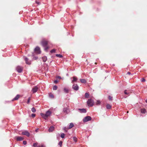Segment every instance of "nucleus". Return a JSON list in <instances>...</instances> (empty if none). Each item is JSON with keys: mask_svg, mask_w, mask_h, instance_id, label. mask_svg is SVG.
Instances as JSON below:
<instances>
[{"mask_svg": "<svg viewBox=\"0 0 147 147\" xmlns=\"http://www.w3.org/2000/svg\"><path fill=\"white\" fill-rule=\"evenodd\" d=\"M55 127L53 126H51L49 129V131L50 132H52L54 129Z\"/></svg>", "mask_w": 147, "mask_h": 147, "instance_id": "nucleus-18", "label": "nucleus"}, {"mask_svg": "<svg viewBox=\"0 0 147 147\" xmlns=\"http://www.w3.org/2000/svg\"><path fill=\"white\" fill-rule=\"evenodd\" d=\"M24 59L26 63L28 65H30L31 64L30 61L29 60L28 58L26 57H24Z\"/></svg>", "mask_w": 147, "mask_h": 147, "instance_id": "nucleus-8", "label": "nucleus"}, {"mask_svg": "<svg viewBox=\"0 0 147 147\" xmlns=\"http://www.w3.org/2000/svg\"><path fill=\"white\" fill-rule=\"evenodd\" d=\"M56 78L57 79H61V77L60 76H57L56 77Z\"/></svg>", "mask_w": 147, "mask_h": 147, "instance_id": "nucleus-40", "label": "nucleus"}, {"mask_svg": "<svg viewBox=\"0 0 147 147\" xmlns=\"http://www.w3.org/2000/svg\"><path fill=\"white\" fill-rule=\"evenodd\" d=\"M36 3L37 4H38V5H40V3L39 2H38V1H36Z\"/></svg>", "mask_w": 147, "mask_h": 147, "instance_id": "nucleus-45", "label": "nucleus"}, {"mask_svg": "<svg viewBox=\"0 0 147 147\" xmlns=\"http://www.w3.org/2000/svg\"><path fill=\"white\" fill-rule=\"evenodd\" d=\"M106 107L107 109H110L111 108V106L109 104H107Z\"/></svg>", "mask_w": 147, "mask_h": 147, "instance_id": "nucleus-24", "label": "nucleus"}, {"mask_svg": "<svg viewBox=\"0 0 147 147\" xmlns=\"http://www.w3.org/2000/svg\"><path fill=\"white\" fill-rule=\"evenodd\" d=\"M44 48H44L45 50V51H47L48 49L49 48L48 47H47V46H46V47H44Z\"/></svg>", "mask_w": 147, "mask_h": 147, "instance_id": "nucleus-32", "label": "nucleus"}, {"mask_svg": "<svg viewBox=\"0 0 147 147\" xmlns=\"http://www.w3.org/2000/svg\"><path fill=\"white\" fill-rule=\"evenodd\" d=\"M22 134L23 135H26L28 137L30 136V133L26 131H25L22 132Z\"/></svg>", "mask_w": 147, "mask_h": 147, "instance_id": "nucleus-7", "label": "nucleus"}, {"mask_svg": "<svg viewBox=\"0 0 147 147\" xmlns=\"http://www.w3.org/2000/svg\"><path fill=\"white\" fill-rule=\"evenodd\" d=\"M16 69L17 71L19 73L22 72L23 71V68L20 66H18L16 67Z\"/></svg>", "mask_w": 147, "mask_h": 147, "instance_id": "nucleus-3", "label": "nucleus"}, {"mask_svg": "<svg viewBox=\"0 0 147 147\" xmlns=\"http://www.w3.org/2000/svg\"><path fill=\"white\" fill-rule=\"evenodd\" d=\"M37 143H35L33 144V146L34 147H40V145H38Z\"/></svg>", "mask_w": 147, "mask_h": 147, "instance_id": "nucleus-22", "label": "nucleus"}, {"mask_svg": "<svg viewBox=\"0 0 147 147\" xmlns=\"http://www.w3.org/2000/svg\"><path fill=\"white\" fill-rule=\"evenodd\" d=\"M74 126V125L73 123H70L68 127V129H70L72 128Z\"/></svg>", "mask_w": 147, "mask_h": 147, "instance_id": "nucleus-17", "label": "nucleus"}, {"mask_svg": "<svg viewBox=\"0 0 147 147\" xmlns=\"http://www.w3.org/2000/svg\"><path fill=\"white\" fill-rule=\"evenodd\" d=\"M42 59L44 62H45L47 60V57L46 56H44L42 57Z\"/></svg>", "mask_w": 147, "mask_h": 147, "instance_id": "nucleus-20", "label": "nucleus"}, {"mask_svg": "<svg viewBox=\"0 0 147 147\" xmlns=\"http://www.w3.org/2000/svg\"><path fill=\"white\" fill-rule=\"evenodd\" d=\"M34 51L38 54H40L41 51L40 50V48L39 47H37L34 49Z\"/></svg>", "mask_w": 147, "mask_h": 147, "instance_id": "nucleus-6", "label": "nucleus"}, {"mask_svg": "<svg viewBox=\"0 0 147 147\" xmlns=\"http://www.w3.org/2000/svg\"><path fill=\"white\" fill-rule=\"evenodd\" d=\"M49 96L50 97L52 98H54V95L53 94H50L49 95Z\"/></svg>", "mask_w": 147, "mask_h": 147, "instance_id": "nucleus-35", "label": "nucleus"}, {"mask_svg": "<svg viewBox=\"0 0 147 147\" xmlns=\"http://www.w3.org/2000/svg\"><path fill=\"white\" fill-rule=\"evenodd\" d=\"M80 81L82 83H85L86 82V80L84 79H80Z\"/></svg>", "mask_w": 147, "mask_h": 147, "instance_id": "nucleus-26", "label": "nucleus"}, {"mask_svg": "<svg viewBox=\"0 0 147 147\" xmlns=\"http://www.w3.org/2000/svg\"><path fill=\"white\" fill-rule=\"evenodd\" d=\"M30 98H29L28 99V101H27V103L28 104L30 102Z\"/></svg>", "mask_w": 147, "mask_h": 147, "instance_id": "nucleus-42", "label": "nucleus"}, {"mask_svg": "<svg viewBox=\"0 0 147 147\" xmlns=\"http://www.w3.org/2000/svg\"><path fill=\"white\" fill-rule=\"evenodd\" d=\"M127 74H129V75H130L131 74V73H130V72H128L127 73Z\"/></svg>", "mask_w": 147, "mask_h": 147, "instance_id": "nucleus-47", "label": "nucleus"}, {"mask_svg": "<svg viewBox=\"0 0 147 147\" xmlns=\"http://www.w3.org/2000/svg\"><path fill=\"white\" fill-rule=\"evenodd\" d=\"M77 80H78L77 78L75 76H74L73 77V80H72V81H71V83H73L74 82H76Z\"/></svg>", "mask_w": 147, "mask_h": 147, "instance_id": "nucleus-15", "label": "nucleus"}, {"mask_svg": "<svg viewBox=\"0 0 147 147\" xmlns=\"http://www.w3.org/2000/svg\"><path fill=\"white\" fill-rule=\"evenodd\" d=\"M56 56L57 57H59L60 58H61L62 57V55H61L60 54H56Z\"/></svg>", "mask_w": 147, "mask_h": 147, "instance_id": "nucleus-30", "label": "nucleus"}, {"mask_svg": "<svg viewBox=\"0 0 147 147\" xmlns=\"http://www.w3.org/2000/svg\"><path fill=\"white\" fill-rule=\"evenodd\" d=\"M131 92L130 90H125L124 91V93L125 94L127 95L128 96L130 95Z\"/></svg>", "mask_w": 147, "mask_h": 147, "instance_id": "nucleus-14", "label": "nucleus"}, {"mask_svg": "<svg viewBox=\"0 0 147 147\" xmlns=\"http://www.w3.org/2000/svg\"><path fill=\"white\" fill-rule=\"evenodd\" d=\"M127 97H125V98H126Z\"/></svg>", "mask_w": 147, "mask_h": 147, "instance_id": "nucleus-53", "label": "nucleus"}, {"mask_svg": "<svg viewBox=\"0 0 147 147\" xmlns=\"http://www.w3.org/2000/svg\"><path fill=\"white\" fill-rule=\"evenodd\" d=\"M73 140L75 142H76L77 141V138L76 137H73Z\"/></svg>", "mask_w": 147, "mask_h": 147, "instance_id": "nucleus-37", "label": "nucleus"}, {"mask_svg": "<svg viewBox=\"0 0 147 147\" xmlns=\"http://www.w3.org/2000/svg\"><path fill=\"white\" fill-rule=\"evenodd\" d=\"M41 116L43 117L44 119H47V117L46 116L45 114H44L43 113H40Z\"/></svg>", "mask_w": 147, "mask_h": 147, "instance_id": "nucleus-19", "label": "nucleus"}, {"mask_svg": "<svg viewBox=\"0 0 147 147\" xmlns=\"http://www.w3.org/2000/svg\"><path fill=\"white\" fill-rule=\"evenodd\" d=\"M15 138L18 141H21L24 140V138L20 136H16Z\"/></svg>", "mask_w": 147, "mask_h": 147, "instance_id": "nucleus-10", "label": "nucleus"}, {"mask_svg": "<svg viewBox=\"0 0 147 147\" xmlns=\"http://www.w3.org/2000/svg\"><path fill=\"white\" fill-rule=\"evenodd\" d=\"M57 137L58 136H60V134H58L57 135Z\"/></svg>", "mask_w": 147, "mask_h": 147, "instance_id": "nucleus-48", "label": "nucleus"}, {"mask_svg": "<svg viewBox=\"0 0 147 147\" xmlns=\"http://www.w3.org/2000/svg\"><path fill=\"white\" fill-rule=\"evenodd\" d=\"M91 117L90 116H87L84 117L83 119L84 122H88L91 120Z\"/></svg>", "mask_w": 147, "mask_h": 147, "instance_id": "nucleus-2", "label": "nucleus"}, {"mask_svg": "<svg viewBox=\"0 0 147 147\" xmlns=\"http://www.w3.org/2000/svg\"><path fill=\"white\" fill-rule=\"evenodd\" d=\"M72 88L75 90L77 91L79 89V88L78 85L77 84H74L72 86Z\"/></svg>", "mask_w": 147, "mask_h": 147, "instance_id": "nucleus-4", "label": "nucleus"}, {"mask_svg": "<svg viewBox=\"0 0 147 147\" xmlns=\"http://www.w3.org/2000/svg\"><path fill=\"white\" fill-rule=\"evenodd\" d=\"M23 143L24 145H26L27 144V142L25 141H24L23 142Z\"/></svg>", "mask_w": 147, "mask_h": 147, "instance_id": "nucleus-38", "label": "nucleus"}, {"mask_svg": "<svg viewBox=\"0 0 147 147\" xmlns=\"http://www.w3.org/2000/svg\"><path fill=\"white\" fill-rule=\"evenodd\" d=\"M101 102L100 100H97L96 102V105H100Z\"/></svg>", "mask_w": 147, "mask_h": 147, "instance_id": "nucleus-25", "label": "nucleus"}, {"mask_svg": "<svg viewBox=\"0 0 147 147\" xmlns=\"http://www.w3.org/2000/svg\"><path fill=\"white\" fill-rule=\"evenodd\" d=\"M55 51H56V50L55 49H53L50 52L51 53H53L55 52Z\"/></svg>", "mask_w": 147, "mask_h": 147, "instance_id": "nucleus-33", "label": "nucleus"}, {"mask_svg": "<svg viewBox=\"0 0 147 147\" xmlns=\"http://www.w3.org/2000/svg\"><path fill=\"white\" fill-rule=\"evenodd\" d=\"M65 136V134L64 133H62L61 134V137L62 138H64Z\"/></svg>", "mask_w": 147, "mask_h": 147, "instance_id": "nucleus-31", "label": "nucleus"}, {"mask_svg": "<svg viewBox=\"0 0 147 147\" xmlns=\"http://www.w3.org/2000/svg\"><path fill=\"white\" fill-rule=\"evenodd\" d=\"M67 129H68V127H65L63 128V130H64L66 132L67 131Z\"/></svg>", "mask_w": 147, "mask_h": 147, "instance_id": "nucleus-34", "label": "nucleus"}, {"mask_svg": "<svg viewBox=\"0 0 147 147\" xmlns=\"http://www.w3.org/2000/svg\"><path fill=\"white\" fill-rule=\"evenodd\" d=\"M85 96L86 98H88L89 96V94L87 93H86L85 94Z\"/></svg>", "mask_w": 147, "mask_h": 147, "instance_id": "nucleus-28", "label": "nucleus"}, {"mask_svg": "<svg viewBox=\"0 0 147 147\" xmlns=\"http://www.w3.org/2000/svg\"><path fill=\"white\" fill-rule=\"evenodd\" d=\"M57 87L56 85L54 86L53 87V89L54 90H56L57 89Z\"/></svg>", "mask_w": 147, "mask_h": 147, "instance_id": "nucleus-29", "label": "nucleus"}, {"mask_svg": "<svg viewBox=\"0 0 147 147\" xmlns=\"http://www.w3.org/2000/svg\"><path fill=\"white\" fill-rule=\"evenodd\" d=\"M62 141H60L59 142V145L60 146H61L62 145Z\"/></svg>", "mask_w": 147, "mask_h": 147, "instance_id": "nucleus-36", "label": "nucleus"}, {"mask_svg": "<svg viewBox=\"0 0 147 147\" xmlns=\"http://www.w3.org/2000/svg\"><path fill=\"white\" fill-rule=\"evenodd\" d=\"M51 114V112L49 110H48L47 111L45 114L46 115L47 117V118Z\"/></svg>", "mask_w": 147, "mask_h": 147, "instance_id": "nucleus-13", "label": "nucleus"}, {"mask_svg": "<svg viewBox=\"0 0 147 147\" xmlns=\"http://www.w3.org/2000/svg\"><path fill=\"white\" fill-rule=\"evenodd\" d=\"M20 96V95H19L17 94L16 95V96L12 100V101H13L14 100H18V98H19Z\"/></svg>", "mask_w": 147, "mask_h": 147, "instance_id": "nucleus-16", "label": "nucleus"}, {"mask_svg": "<svg viewBox=\"0 0 147 147\" xmlns=\"http://www.w3.org/2000/svg\"><path fill=\"white\" fill-rule=\"evenodd\" d=\"M38 89V87L36 86L32 88V91L33 93H35L37 91Z\"/></svg>", "mask_w": 147, "mask_h": 147, "instance_id": "nucleus-9", "label": "nucleus"}, {"mask_svg": "<svg viewBox=\"0 0 147 147\" xmlns=\"http://www.w3.org/2000/svg\"><path fill=\"white\" fill-rule=\"evenodd\" d=\"M58 82V81L57 80H55L54 81V83H55V84H57Z\"/></svg>", "mask_w": 147, "mask_h": 147, "instance_id": "nucleus-43", "label": "nucleus"}, {"mask_svg": "<svg viewBox=\"0 0 147 147\" xmlns=\"http://www.w3.org/2000/svg\"><path fill=\"white\" fill-rule=\"evenodd\" d=\"M31 111L33 113H35L36 111V110L35 109L34 107H33L32 108Z\"/></svg>", "mask_w": 147, "mask_h": 147, "instance_id": "nucleus-27", "label": "nucleus"}, {"mask_svg": "<svg viewBox=\"0 0 147 147\" xmlns=\"http://www.w3.org/2000/svg\"><path fill=\"white\" fill-rule=\"evenodd\" d=\"M31 116L33 117H34L35 116V114L34 113L32 114Z\"/></svg>", "mask_w": 147, "mask_h": 147, "instance_id": "nucleus-41", "label": "nucleus"}, {"mask_svg": "<svg viewBox=\"0 0 147 147\" xmlns=\"http://www.w3.org/2000/svg\"><path fill=\"white\" fill-rule=\"evenodd\" d=\"M94 103L93 100L91 99H88L87 101L88 105L89 107H92L93 106Z\"/></svg>", "mask_w": 147, "mask_h": 147, "instance_id": "nucleus-1", "label": "nucleus"}, {"mask_svg": "<svg viewBox=\"0 0 147 147\" xmlns=\"http://www.w3.org/2000/svg\"><path fill=\"white\" fill-rule=\"evenodd\" d=\"M63 91L64 92L66 93H68L69 92L68 89L67 88H64Z\"/></svg>", "mask_w": 147, "mask_h": 147, "instance_id": "nucleus-21", "label": "nucleus"}, {"mask_svg": "<svg viewBox=\"0 0 147 147\" xmlns=\"http://www.w3.org/2000/svg\"><path fill=\"white\" fill-rule=\"evenodd\" d=\"M69 109L67 107H65L63 109V112L64 113L67 114L69 112Z\"/></svg>", "mask_w": 147, "mask_h": 147, "instance_id": "nucleus-5", "label": "nucleus"}, {"mask_svg": "<svg viewBox=\"0 0 147 147\" xmlns=\"http://www.w3.org/2000/svg\"><path fill=\"white\" fill-rule=\"evenodd\" d=\"M78 110L80 111V112L81 113H85L86 112V109H78Z\"/></svg>", "mask_w": 147, "mask_h": 147, "instance_id": "nucleus-12", "label": "nucleus"}, {"mask_svg": "<svg viewBox=\"0 0 147 147\" xmlns=\"http://www.w3.org/2000/svg\"><path fill=\"white\" fill-rule=\"evenodd\" d=\"M141 81L142 82H144L145 81V80L144 78H142V79Z\"/></svg>", "mask_w": 147, "mask_h": 147, "instance_id": "nucleus-44", "label": "nucleus"}, {"mask_svg": "<svg viewBox=\"0 0 147 147\" xmlns=\"http://www.w3.org/2000/svg\"><path fill=\"white\" fill-rule=\"evenodd\" d=\"M38 59V57H35V59Z\"/></svg>", "mask_w": 147, "mask_h": 147, "instance_id": "nucleus-50", "label": "nucleus"}, {"mask_svg": "<svg viewBox=\"0 0 147 147\" xmlns=\"http://www.w3.org/2000/svg\"><path fill=\"white\" fill-rule=\"evenodd\" d=\"M38 130V129H36V130L35 131L36 132H37Z\"/></svg>", "mask_w": 147, "mask_h": 147, "instance_id": "nucleus-49", "label": "nucleus"}, {"mask_svg": "<svg viewBox=\"0 0 147 147\" xmlns=\"http://www.w3.org/2000/svg\"><path fill=\"white\" fill-rule=\"evenodd\" d=\"M47 44L48 42L47 41H42L41 42L42 45L44 47H45L47 46Z\"/></svg>", "mask_w": 147, "mask_h": 147, "instance_id": "nucleus-11", "label": "nucleus"}, {"mask_svg": "<svg viewBox=\"0 0 147 147\" xmlns=\"http://www.w3.org/2000/svg\"><path fill=\"white\" fill-rule=\"evenodd\" d=\"M40 147H45V146L43 145H42L40 146Z\"/></svg>", "mask_w": 147, "mask_h": 147, "instance_id": "nucleus-46", "label": "nucleus"}, {"mask_svg": "<svg viewBox=\"0 0 147 147\" xmlns=\"http://www.w3.org/2000/svg\"><path fill=\"white\" fill-rule=\"evenodd\" d=\"M112 97L110 96H109V99L110 100H112Z\"/></svg>", "mask_w": 147, "mask_h": 147, "instance_id": "nucleus-39", "label": "nucleus"}, {"mask_svg": "<svg viewBox=\"0 0 147 147\" xmlns=\"http://www.w3.org/2000/svg\"><path fill=\"white\" fill-rule=\"evenodd\" d=\"M146 102L147 103V99H146Z\"/></svg>", "mask_w": 147, "mask_h": 147, "instance_id": "nucleus-51", "label": "nucleus"}, {"mask_svg": "<svg viewBox=\"0 0 147 147\" xmlns=\"http://www.w3.org/2000/svg\"><path fill=\"white\" fill-rule=\"evenodd\" d=\"M95 63V64H96V63Z\"/></svg>", "mask_w": 147, "mask_h": 147, "instance_id": "nucleus-52", "label": "nucleus"}, {"mask_svg": "<svg viewBox=\"0 0 147 147\" xmlns=\"http://www.w3.org/2000/svg\"><path fill=\"white\" fill-rule=\"evenodd\" d=\"M141 112L142 113H145L146 112V111L145 109H141Z\"/></svg>", "mask_w": 147, "mask_h": 147, "instance_id": "nucleus-23", "label": "nucleus"}]
</instances>
